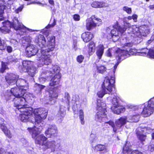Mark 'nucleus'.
Wrapping results in <instances>:
<instances>
[{
	"mask_svg": "<svg viewBox=\"0 0 154 154\" xmlns=\"http://www.w3.org/2000/svg\"><path fill=\"white\" fill-rule=\"evenodd\" d=\"M84 59V57L82 55L78 56L76 58L77 61L79 63H82Z\"/></svg>",
	"mask_w": 154,
	"mask_h": 154,
	"instance_id": "obj_42",
	"label": "nucleus"
},
{
	"mask_svg": "<svg viewBox=\"0 0 154 154\" xmlns=\"http://www.w3.org/2000/svg\"><path fill=\"white\" fill-rule=\"evenodd\" d=\"M5 154H17L15 153L8 152H5Z\"/></svg>",
	"mask_w": 154,
	"mask_h": 154,
	"instance_id": "obj_60",
	"label": "nucleus"
},
{
	"mask_svg": "<svg viewBox=\"0 0 154 154\" xmlns=\"http://www.w3.org/2000/svg\"><path fill=\"white\" fill-rule=\"evenodd\" d=\"M113 49H109L106 52V55L108 57H110L112 56V54L114 52Z\"/></svg>",
	"mask_w": 154,
	"mask_h": 154,
	"instance_id": "obj_44",
	"label": "nucleus"
},
{
	"mask_svg": "<svg viewBox=\"0 0 154 154\" xmlns=\"http://www.w3.org/2000/svg\"><path fill=\"white\" fill-rule=\"evenodd\" d=\"M58 132L57 127L54 125H49L48 129L45 132L47 137H51L57 136Z\"/></svg>",
	"mask_w": 154,
	"mask_h": 154,
	"instance_id": "obj_16",
	"label": "nucleus"
},
{
	"mask_svg": "<svg viewBox=\"0 0 154 154\" xmlns=\"http://www.w3.org/2000/svg\"><path fill=\"white\" fill-rule=\"evenodd\" d=\"M21 89L18 87L12 88L11 91L6 96L7 100L14 101V106L21 114L20 115L21 121L23 122L29 121L35 124L36 126L40 127L43 124V120L46 117L47 112L45 108L36 109L33 110L32 108H25L23 106H19V101L17 98H20L24 95L28 88L27 86L21 85Z\"/></svg>",
	"mask_w": 154,
	"mask_h": 154,
	"instance_id": "obj_1",
	"label": "nucleus"
},
{
	"mask_svg": "<svg viewBox=\"0 0 154 154\" xmlns=\"http://www.w3.org/2000/svg\"><path fill=\"white\" fill-rule=\"evenodd\" d=\"M149 8L152 9H154V5H150L149 7Z\"/></svg>",
	"mask_w": 154,
	"mask_h": 154,
	"instance_id": "obj_59",
	"label": "nucleus"
},
{
	"mask_svg": "<svg viewBox=\"0 0 154 154\" xmlns=\"http://www.w3.org/2000/svg\"><path fill=\"white\" fill-rule=\"evenodd\" d=\"M5 2V0H0V10H7V9H10L7 7L6 6L3 5Z\"/></svg>",
	"mask_w": 154,
	"mask_h": 154,
	"instance_id": "obj_37",
	"label": "nucleus"
},
{
	"mask_svg": "<svg viewBox=\"0 0 154 154\" xmlns=\"http://www.w3.org/2000/svg\"><path fill=\"white\" fill-rule=\"evenodd\" d=\"M105 104L101 102L100 100H97V109L98 111L95 116L96 121L100 122H104V125L107 126V124L113 128V131L116 132L117 129L120 128L122 126L126 124L127 122H129L126 116H123L117 120L115 122L116 125L112 121L108 122L106 121L107 118L106 112V111L105 106Z\"/></svg>",
	"mask_w": 154,
	"mask_h": 154,
	"instance_id": "obj_2",
	"label": "nucleus"
},
{
	"mask_svg": "<svg viewBox=\"0 0 154 154\" xmlns=\"http://www.w3.org/2000/svg\"><path fill=\"white\" fill-rule=\"evenodd\" d=\"M88 53L89 55L92 54V53L95 51V47L94 43L92 42H90L89 44Z\"/></svg>",
	"mask_w": 154,
	"mask_h": 154,
	"instance_id": "obj_32",
	"label": "nucleus"
},
{
	"mask_svg": "<svg viewBox=\"0 0 154 154\" xmlns=\"http://www.w3.org/2000/svg\"><path fill=\"white\" fill-rule=\"evenodd\" d=\"M137 15L136 14L133 15L132 16V18L135 22L137 21Z\"/></svg>",
	"mask_w": 154,
	"mask_h": 154,
	"instance_id": "obj_51",
	"label": "nucleus"
},
{
	"mask_svg": "<svg viewBox=\"0 0 154 154\" xmlns=\"http://www.w3.org/2000/svg\"><path fill=\"white\" fill-rule=\"evenodd\" d=\"M1 129L4 132L5 135L9 138L12 137V135L10 131L8 130L7 127L5 125H2L1 126Z\"/></svg>",
	"mask_w": 154,
	"mask_h": 154,
	"instance_id": "obj_28",
	"label": "nucleus"
},
{
	"mask_svg": "<svg viewBox=\"0 0 154 154\" xmlns=\"http://www.w3.org/2000/svg\"><path fill=\"white\" fill-rule=\"evenodd\" d=\"M127 144V143L123 148V152L124 154H143L142 152L138 150L131 151L130 147L128 146Z\"/></svg>",
	"mask_w": 154,
	"mask_h": 154,
	"instance_id": "obj_22",
	"label": "nucleus"
},
{
	"mask_svg": "<svg viewBox=\"0 0 154 154\" xmlns=\"http://www.w3.org/2000/svg\"><path fill=\"white\" fill-rule=\"evenodd\" d=\"M102 23L100 19L98 18L95 15H92L86 20V29L90 31L97 26H100Z\"/></svg>",
	"mask_w": 154,
	"mask_h": 154,
	"instance_id": "obj_9",
	"label": "nucleus"
},
{
	"mask_svg": "<svg viewBox=\"0 0 154 154\" xmlns=\"http://www.w3.org/2000/svg\"><path fill=\"white\" fill-rule=\"evenodd\" d=\"M148 102L154 108V97L151 98Z\"/></svg>",
	"mask_w": 154,
	"mask_h": 154,
	"instance_id": "obj_45",
	"label": "nucleus"
},
{
	"mask_svg": "<svg viewBox=\"0 0 154 154\" xmlns=\"http://www.w3.org/2000/svg\"><path fill=\"white\" fill-rule=\"evenodd\" d=\"M59 67L57 65H51L50 67L49 71L43 72L39 78L40 81L43 83L45 82L46 80H49L51 78V76H53L54 75L60 74Z\"/></svg>",
	"mask_w": 154,
	"mask_h": 154,
	"instance_id": "obj_7",
	"label": "nucleus"
},
{
	"mask_svg": "<svg viewBox=\"0 0 154 154\" xmlns=\"http://www.w3.org/2000/svg\"><path fill=\"white\" fill-rule=\"evenodd\" d=\"M66 108L63 106H61L60 107V110L58 114V116L61 118H63L66 114Z\"/></svg>",
	"mask_w": 154,
	"mask_h": 154,
	"instance_id": "obj_30",
	"label": "nucleus"
},
{
	"mask_svg": "<svg viewBox=\"0 0 154 154\" xmlns=\"http://www.w3.org/2000/svg\"><path fill=\"white\" fill-rule=\"evenodd\" d=\"M6 46V43L4 41H2L0 42V50H5Z\"/></svg>",
	"mask_w": 154,
	"mask_h": 154,
	"instance_id": "obj_41",
	"label": "nucleus"
},
{
	"mask_svg": "<svg viewBox=\"0 0 154 154\" xmlns=\"http://www.w3.org/2000/svg\"><path fill=\"white\" fill-rule=\"evenodd\" d=\"M54 75V77L51 79L50 81V82L49 84L50 86H54L58 84L61 77L60 74Z\"/></svg>",
	"mask_w": 154,
	"mask_h": 154,
	"instance_id": "obj_24",
	"label": "nucleus"
},
{
	"mask_svg": "<svg viewBox=\"0 0 154 154\" xmlns=\"http://www.w3.org/2000/svg\"><path fill=\"white\" fill-rule=\"evenodd\" d=\"M48 2L50 4H51V5H54V2L53 0H49Z\"/></svg>",
	"mask_w": 154,
	"mask_h": 154,
	"instance_id": "obj_54",
	"label": "nucleus"
},
{
	"mask_svg": "<svg viewBox=\"0 0 154 154\" xmlns=\"http://www.w3.org/2000/svg\"><path fill=\"white\" fill-rule=\"evenodd\" d=\"M107 94L103 90V89L100 91H98L97 93V95L98 97L102 98L104 96L105 94ZM109 94V93H108Z\"/></svg>",
	"mask_w": 154,
	"mask_h": 154,
	"instance_id": "obj_39",
	"label": "nucleus"
},
{
	"mask_svg": "<svg viewBox=\"0 0 154 154\" xmlns=\"http://www.w3.org/2000/svg\"><path fill=\"white\" fill-rule=\"evenodd\" d=\"M91 6L94 8H101L106 7L107 6V5L105 3L100 2H93L91 5Z\"/></svg>",
	"mask_w": 154,
	"mask_h": 154,
	"instance_id": "obj_27",
	"label": "nucleus"
},
{
	"mask_svg": "<svg viewBox=\"0 0 154 154\" xmlns=\"http://www.w3.org/2000/svg\"><path fill=\"white\" fill-rule=\"evenodd\" d=\"M138 53L139 55L145 56L148 55L151 58H154V50H149L146 48H145Z\"/></svg>",
	"mask_w": 154,
	"mask_h": 154,
	"instance_id": "obj_21",
	"label": "nucleus"
},
{
	"mask_svg": "<svg viewBox=\"0 0 154 154\" xmlns=\"http://www.w3.org/2000/svg\"><path fill=\"white\" fill-rule=\"evenodd\" d=\"M28 129L32 135V138L35 139V143L42 146L44 150L50 149L51 151L54 152L61 149L60 142L54 140L47 141L45 142L47 138L43 134H40L38 136L40 133L41 129L40 128L35 126L32 128H29Z\"/></svg>",
	"mask_w": 154,
	"mask_h": 154,
	"instance_id": "obj_3",
	"label": "nucleus"
},
{
	"mask_svg": "<svg viewBox=\"0 0 154 154\" xmlns=\"http://www.w3.org/2000/svg\"><path fill=\"white\" fill-rule=\"evenodd\" d=\"M129 29L132 30V33L138 37L140 36H146L149 32V28L146 25L140 26L139 27L134 26L132 27H130Z\"/></svg>",
	"mask_w": 154,
	"mask_h": 154,
	"instance_id": "obj_10",
	"label": "nucleus"
},
{
	"mask_svg": "<svg viewBox=\"0 0 154 154\" xmlns=\"http://www.w3.org/2000/svg\"><path fill=\"white\" fill-rule=\"evenodd\" d=\"M144 108L142 112V114L144 117H147L151 115L153 112L154 108L148 102L145 103Z\"/></svg>",
	"mask_w": 154,
	"mask_h": 154,
	"instance_id": "obj_17",
	"label": "nucleus"
},
{
	"mask_svg": "<svg viewBox=\"0 0 154 154\" xmlns=\"http://www.w3.org/2000/svg\"><path fill=\"white\" fill-rule=\"evenodd\" d=\"M21 141L24 144V145H26L27 143V141L24 138H22L21 139Z\"/></svg>",
	"mask_w": 154,
	"mask_h": 154,
	"instance_id": "obj_52",
	"label": "nucleus"
},
{
	"mask_svg": "<svg viewBox=\"0 0 154 154\" xmlns=\"http://www.w3.org/2000/svg\"><path fill=\"white\" fill-rule=\"evenodd\" d=\"M31 62L26 60L23 61L22 62V64L23 67L22 66H20L19 67V69H21L24 72H26L27 69H28L30 67V64Z\"/></svg>",
	"mask_w": 154,
	"mask_h": 154,
	"instance_id": "obj_25",
	"label": "nucleus"
},
{
	"mask_svg": "<svg viewBox=\"0 0 154 154\" xmlns=\"http://www.w3.org/2000/svg\"><path fill=\"white\" fill-rule=\"evenodd\" d=\"M36 41L38 43L39 46L43 48L37 55V59L39 61V63H41L39 66H41L44 65H48L51 62V55L48 54V52L51 51L47 49H44V47H45L46 43L45 38L43 35H40Z\"/></svg>",
	"mask_w": 154,
	"mask_h": 154,
	"instance_id": "obj_4",
	"label": "nucleus"
},
{
	"mask_svg": "<svg viewBox=\"0 0 154 154\" xmlns=\"http://www.w3.org/2000/svg\"><path fill=\"white\" fill-rule=\"evenodd\" d=\"M26 72H28L29 75L32 77L34 76L37 72V69L35 67H32L28 69Z\"/></svg>",
	"mask_w": 154,
	"mask_h": 154,
	"instance_id": "obj_33",
	"label": "nucleus"
},
{
	"mask_svg": "<svg viewBox=\"0 0 154 154\" xmlns=\"http://www.w3.org/2000/svg\"><path fill=\"white\" fill-rule=\"evenodd\" d=\"M19 78L18 75H16L13 74H8L5 77V79L8 83L9 85H12L16 83V85L17 87L21 89V85H23L24 86H26L25 84L26 83V81L23 79H19L17 81V79Z\"/></svg>",
	"mask_w": 154,
	"mask_h": 154,
	"instance_id": "obj_8",
	"label": "nucleus"
},
{
	"mask_svg": "<svg viewBox=\"0 0 154 154\" xmlns=\"http://www.w3.org/2000/svg\"><path fill=\"white\" fill-rule=\"evenodd\" d=\"M123 10H131V9L125 6L124 7Z\"/></svg>",
	"mask_w": 154,
	"mask_h": 154,
	"instance_id": "obj_55",
	"label": "nucleus"
},
{
	"mask_svg": "<svg viewBox=\"0 0 154 154\" xmlns=\"http://www.w3.org/2000/svg\"><path fill=\"white\" fill-rule=\"evenodd\" d=\"M64 97L67 101H69L70 98L69 94L67 92L65 93Z\"/></svg>",
	"mask_w": 154,
	"mask_h": 154,
	"instance_id": "obj_47",
	"label": "nucleus"
},
{
	"mask_svg": "<svg viewBox=\"0 0 154 154\" xmlns=\"http://www.w3.org/2000/svg\"><path fill=\"white\" fill-rule=\"evenodd\" d=\"M47 39L48 45L47 47L48 48V49L51 51H53L55 48V37L53 35L49 36Z\"/></svg>",
	"mask_w": 154,
	"mask_h": 154,
	"instance_id": "obj_20",
	"label": "nucleus"
},
{
	"mask_svg": "<svg viewBox=\"0 0 154 154\" xmlns=\"http://www.w3.org/2000/svg\"><path fill=\"white\" fill-rule=\"evenodd\" d=\"M112 103V106L111 109L114 113L119 114L125 111V108L119 104L118 100L116 97H115L113 98Z\"/></svg>",
	"mask_w": 154,
	"mask_h": 154,
	"instance_id": "obj_15",
	"label": "nucleus"
},
{
	"mask_svg": "<svg viewBox=\"0 0 154 154\" xmlns=\"http://www.w3.org/2000/svg\"><path fill=\"white\" fill-rule=\"evenodd\" d=\"M153 129L150 127H140L137 128L136 130V134L139 139L143 144L144 142L146 139V135L143 134V133H149Z\"/></svg>",
	"mask_w": 154,
	"mask_h": 154,
	"instance_id": "obj_14",
	"label": "nucleus"
},
{
	"mask_svg": "<svg viewBox=\"0 0 154 154\" xmlns=\"http://www.w3.org/2000/svg\"><path fill=\"white\" fill-rule=\"evenodd\" d=\"M140 118V116L139 115L130 116L128 117V121L130 122H137L139 121Z\"/></svg>",
	"mask_w": 154,
	"mask_h": 154,
	"instance_id": "obj_31",
	"label": "nucleus"
},
{
	"mask_svg": "<svg viewBox=\"0 0 154 154\" xmlns=\"http://www.w3.org/2000/svg\"><path fill=\"white\" fill-rule=\"evenodd\" d=\"M93 149L94 150L97 151H104L105 152L107 151V149L106 146L103 145H97L93 147Z\"/></svg>",
	"mask_w": 154,
	"mask_h": 154,
	"instance_id": "obj_29",
	"label": "nucleus"
},
{
	"mask_svg": "<svg viewBox=\"0 0 154 154\" xmlns=\"http://www.w3.org/2000/svg\"><path fill=\"white\" fill-rule=\"evenodd\" d=\"M2 23L3 27L1 28V31L4 33L9 32V29L11 27L13 28L16 30H19L20 31L19 32V34L20 35H23L26 32V30L30 32L38 31L37 30H33L26 27L23 24H21L16 17L14 18L12 23L7 20L2 22Z\"/></svg>",
	"mask_w": 154,
	"mask_h": 154,
	"instance_id": "obj_6",
	"label": "nucleus"
},
{
	"mask_svg": "<svg viewBox=\"0 0 154 154\" xmlns=\"http://www.w3.org/2000/svg\"><path fill=\"white\" fill-rule=\"evenodd\" d=\"M97 72L100 73H103L106 71L105 67L103 65H100L97 66Z\"/></svg>",
	"mask_w": 154,
	"mask_h": 154,
	"instance_id": "obj_34",
	"label": "nucleus"
},
{
	"mask_svg": "<svg viewBox=\"0 0 154 154\" xmlns=\"http://www.w3.org/2000/svg\"><path fill=\"white\" fill-rule=\"evenodd\" d=\"M97 139V137L96 134L92 133H91L90 134V140L91 143H93L95 142Z\"/></svg>",
	"mask_w": 154,
	"mask_h": 154,
	"instance_id": "obj_38",
	"label": "nucleus"
},
{
	"mask_svg": "<svg viewBox=\"0 0 154 154\" xmlns=\"http://www.w3.org/2000/svg\"><path fill=\"white\" fill-rule=\"evenodd\" d=\"M37 3L38 4H39V5H40L41 6H45L46 5H44V4H42V3H41L40 2H37Z\"/></svg>",
	"mask_w": 154,
	"mask_h": 154,
	"instance_id": "obj_56",
	"label": "nucleus"
},
{
	"mask_svg": "<svg viewBox=\"0 0 154 154\" xmlns=\"http://www.w3.org/2000/svg\"><path fill=\"white\" fill-rule=\"evenodd\" d=\"M17 100L19 101V106H23V107L25 108H30L25 106L26 103H29L31 105L33 103V97L32 94L29 93H24V95L20 98H17Z\"/></svg>",
	"mask_w": 154,
	"mask_h": 154,
	"instance_id": "obj_13",
	"label": "nucleus"
},
{
	"mask_svg": "<svg viewBox=\"0 0 154 154\" xmlns=\"http://www.w3.org/2000/svg\"><path fill=\"white\" fill-rule=\"evenodd\" d=\"M56 24V21L54 19H53V20L51 19L50 22V24L48 25L46 27V29H48L51 27H53Z\"/></svg>",
	"mask_w": 154,
	"mask_h": 154,
	"instance_id": "obj_40",
	"label": "nucleus"
},
{
	"mask_svg": "<svg viewBox=\"0 0 154 154\" xmlns=\"http://www.w3.org/2000/svg\"><path fill=\"white\" fill-rule=\"evenodd\" d=\"M10 42L12 44H13L14 45H16L17 43V40L14 39H11Z\"/></svg>",
	"mask_w": 154,
	"mask_h": 154,
	"instance_id": "obj_50",
	"label": "nucleus"
},
{
	"mask_svg": "<svg viewBox=\"0 0 154 154\" xmlns=\"http://www.w3.org/2000/svg\"><path fill=\"white\" fill-rule=\"evenodd\" d=\"M128 18L129 20H131V19H132V16H129L128 17Z\"/></svg>",
	"mask_w": 154,
	"mask_h": 154,
	"instance_id": "obj_63",
	"label": "nucleus"
},
{
	"mask_svg": "<svg viewBox=\"0 0 154 154\" xmlns=\"http://www.w3.org/2000/svg\"><path fill=\"white\" fill-rule=\"evenodd\" d=\"M81 36L83 41L85 42L89 41L94 37L93 34L89 32H86L82 33Z\"/></svg>",
	"mask_w": 154,
	"mask_h": 154,
	"instance_id": "obj_23",
	"label": "nucleus"
},
{
	"mask_svg": "<svg viewBox=\"0 0 154 154\" xmlns=\"http://www.w3.org/2000/svg\"><path fill=\"white\" fill-rule=\"evenodd\" d=\"M104 47L102 45H100L98 47L96 54L99 59L101 58L104 52Z\"/></svg>",
	"mask_w": 154,
	"mask_h": 154,
	"instance_id": "obj_26",
	"label": "nucleus"
},
{
	"mask_svg": "<svg viewBox=\"0 0 154 154\" xmlns=\"http://www.w3.org/2000/svg\"><path fill=\"white\" fill-rule=\"evenodd\" d=\"M49 94L50 100L47 103L50 104H53L55 102L54 99L56 98L58 96L57 91L55 90V88L52 90L49 91L48 92Z\"/></svg>",
	"mask_w": 154,
	"mask_h": 154,
	"instance_id": "obj_19",
	"label": "nucleus"
},
{
	"mask_svg": "<svg viewBox=\"0 0 154 154\" xmlns=\"http://www.w3.org/2000/svg\"><path fill=\"white\" fill-rule=\"evenodd\" d=\"M114 77L105 78L104 81L102 85V87L104 91L106 93H110L112 91L115 83Z\"/></svg>",
	"mask_w": 154,
	"mask_h": 154,
	"instance_id": "obj_12",
	"label": "nucleus"
},
{
	"mask_svg": "<svg viewBox=\"0 0 154 154\" xmlns=\"http://www.w3.org/2000/svg\"><path fill=\"white\" fill-rule=\"evenodd\" d=\"M126 12L128 14H131V10H125Z\"/></svg>",
	"mask_w": 154,
	"mask_h": 154,
	"instance_id": "obj_61",
	"label": "nucleus"
},
{
	"mask_svg": "<svg viewBox=\"0 0 154 154\" xmlns=\"http://www.w3.org/2000/svg\"><path fill=\"white\" fill-rule=\"evenodd\" d=\"M150 39L152 41L154 40V32L153 33V35L151 36Z\"/></svg>",
	"mask_w": 154,
	"mask_h": 154,
	"instance_id": "obj_57",
	"label": "nucleus"
},
{
	"mask_svg": "<svg viewBox=\"0 0 154 154\" xmlns=\"http://www.w3.org/2000/svg\"><path fill=\"white\" fill-rule=\"evenodd\" d=\"M133 44L132 43H127L124 45L123 48L126 50L118 49L115 53L116 60L117 63L114 66L113 72H115V69L116 68L122 60L131 55H137V50L134 48H131Z\"/></svg>",
	"mask_w": 154,
	"mask_h": 154,
	"instance_id": "obj_5",
	"label": "nucleus"
},
{
	"mask_svg": "<svg viewBox=\"0 0 154 154\" xmlns=\"http://www.w3.org/2000/svg\"><path fill=\"white\" fill-rule=\"evenodd\" d=\"M79 117L81 121V123L82 125H84L85 123V121L84 120V114L83 111L82 109L79 110Z\"/></svg>",
	"mask_w": 154,
	"mask_h": 154,
	"instance_id": "obj_35",
	"label": "nucleus"
},
{
	"mask_svg": "<svg viewBox=\"0 0 154 154\" xmlns=\"http://www.w3.org/2000/svg\"><path fill=\"white\" fill-rule=\"evenodd\" d=\"M34 87L36 88V90L38 92H40L45 87V86L40 84L36 83L34 85Z\"/></svg>",
	"mask_w": 154,
	"mask_h": 154,
	"instance_id": "obj_36",
	"label": "nucleus"
},
{
	"mask_svg": "<svg viewBox=\"0 0 154 154\" xmlns=\"http://www.w3.org/2000/svg\"><path fill=\"white\" fill-rule=\"evenodd\" d=\"M73 18L75 20L78 21L79 20L80 17L79 15L75 14L73 16Z\"/></svg>",
	"mask_w": 154,
	"mask_h": 154,
	"instance_id": "obj_48",
	"label": "nucleus"
},
{
	"mask_svg": "<svg viewBox=\"0 0 154 154\" xmlns=\"http://www.w3.org/2000/svg\"><path fill=\"white\" fill-rule=\"evenodd\" d=\"M5 150L2 148L0 149V154H4L5 152Z\"/></svg>",
	"mask_w": 154,
	"mask_h": 154,
	"instance_id": "obj_53",
	"label": "nucleus"
},
{
	"mask_svg": "<svg viewBox=\"0 0 154 154\" xmlns=\"http://www.w3.org/2000/svg\"><path fill=\"white\" fill-rule=\"evenodd\" d=\"M38 51V49L36 46L31 44L28 45L26 49V54L28 57L35 55Z\"/></svg>",
	"mask_w": 154,
	"mask_h": 154,
	"instance_id": "obj_18",
	"label": "nucleus"
},
{
	"mask_svg": "<svg viewBox=\"0 0 154 154\" xmlns=\"http://www.w3.org/2000/svg\"><path fill=\"white\" fill-rule=\"evenodd\" d=\"M23 8V5L21 6L17 10H22Z\"/></svg>",
	"mask_w": 154,
	"mask_h": 154,
	"instance_id": "obj_58",
	"label": "nucleus"
},
{
	"mask_svg": "<svg viewBox=\"0 0 154 154\" xmlns=\"http://www.w3.org/2000/svg\"><path fill=\"white\" fill-rule=\"evenodd\" d=\"M2 67L0 70V71L2 72H3L7 68V66L6 63L4 62H2Z\"/></svg>",
	"mask_w": 154,
	"mask_h": 154,
	"instance_id": "obj_43",
	"label": "nucleus"
},
{
	"mask_svg": "<svg viewBox=\"0 0 154 154\" xmlns=\"http://www.w3.org/2000/svg\"><path fill=\"white\" fill-rule=\"evenodd\" d=\"M4 10H0V21L2 20V15L4 13Z\"/></svg>",
	"mask_w": 154,
	"mask_h": 154,
	"instance_id": "obj_49",
	"label": "nucleus"
},
{
	"mask_svg": "<svg viewBox=\"0 0 154 154\" xmlns=\"http://www.w3.org/2000/svg\"><path fill=\"white\" fill-rule=\"evenodd\" d=\"M152 41L151 40V39H150V40H149L147 42V43L148 44H149L151 42H152Z\"/></svg>",
	"mask_w": 154,
	"mask_h": 154,
	"instance_id": "obj_62",
	"label": "nucleus"
},
{
	"mask_svg": "<svg viewBox=\"0 0 154 154\" xmlns=\"http://www.w3.org/2000/svg\"><path fill=\"white\" fill-rule=\"evenodd\" d=\"M124 28L119 26L118 24L115 25L114 26V29L111 30V36L114 41L115 42L119 38V36L121 35L127 29V27L129 26V24L126 23Z\"/></svg>",
	"mask_w": 154,
	"mask_h": 154,
	"instance_id": "obj_11",
	"label": "nucleus"
},
{
	"mask_svg": "<svg viewBox=\"0 0 154 154\" xmlns=\"http://www.w3.org/2000/svg\"><path fill=\"white\" fill-rule=\"evenodd\" d=\"M6 50L9 53L13 51V48L10 46H6Z\"/></svg>",
	"mask_w": 154,
	"mask_h": 154,
	"instance_id": "obj_46",
	"label": "nucleus"
},
{
	"mask_svg": "<svg viewBox=\"0 0 154 154\" xmlns=\"http://www.w3.org/2000/svg\"><path fill=\"white\" fill-rule=\"evenodd\" d=\"M152 138L154 139V133H153L152 134Z\"/></svg>",
	"mask_w": 154,
	"mask_h": 154,
	"instance_id": "obj_64",
	"label": "nucleus"
}]
</instances>
